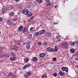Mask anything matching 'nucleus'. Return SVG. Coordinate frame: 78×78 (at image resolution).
Here are the masks:
<instances>
[{
    "instance_id": "obj_10",
    "label": "nucleus",
    "mask_w": 78,
    "mask_h": 78,
    "mask_svg": "<svg viewBox=\"0 0 78 78\" xmlns=\"http://www.w3.org/2000/svg\"><path fill=\"white\" fill-rule=\"evenodd\" d=\"M46 3L47 6H51L50 2V1L49 0H46Z\"/></svg>"
},
{
    "instance_id": "obj_15",
    "label": "nucleus",
    "mask_w": 78,
    "mask_h": 78,
    "mask_svg": "<svg viewBox=\"0 0 78 78\" xmlns=\"http://www.w3.org/2000/svg\"><path fill=\"white\" fill-rule=\"evenodd\" d=\"M46 36H48V37H51V33L50 32L48 31L46 32Z\"/></svg>"
},
{
    "instance_id": "obj_5",
    "label": "nucleus",
    "mask_w": 78,
    "mask_h": 78,
    "mask_svg": "<svg viewBox=\"0 0 78 78\" xmlns=\"http://www.w3.org/2000/svg\"><path fill=\"white\" fill-rule=\"evenodd\" d=\"M62 46L65 48H67L69 45L66 42L65 43H63L62 44Z\"/></svg>"
},
{
    "instance_id": "obj_27",
    "label": "nucleus",
    "mask_w": 78,
    "mask_h": 78,
    "mask_svg": "<svg viewBox=\"0 0 78 78\" xmlns=\"http://www.w3.org/2000/svg\"><path fill=\"white\" fill-rule=\"evenodd\" d=\"M37 2L38 3L41 4V3H42L43 2V1L42 0H38Z\"/></svg>"
},
{
    "instance_id": "obj_43",
    "label": "nucleus",
    "mask_w": 78,
    "mask_h": 78,
    "mask_svg": "<svg viewBox=\"0 0 78 78\" xmlns=\"http://www.w3.org/2000/svg\"><path fill=\"white\" fill-rule=\"evenodd\" d=\"M38 45H42V43H38Z\"/></svg>"
},
{
    "instance_id": "obj_30",
    "label": "nucleus",
    "mask_w": 78,
    "mask_h": 78,
    "mask_svg": "<svg viewBox=\"0 0 78 78\" xmlns=\"http://www.w3.org/2000/svg\"><path fill=\"white\" fill-rule=\"evenodd\" d=\"M9 8L10 9H14V6L12 5H10L9 6Z\"/></svg>"
},
{
    "instance_id": "obj_42",
    "label": "nucleus",
    "mask_w": 78,
    "mask_h": 78,
    "mask_svg": "<svg viewBox=\"0 0 78 78\" xmlns=\"http://www.w3.org/2000/svg\"><path fill=\"white\" fill-rule=\"evenodd\" d=\"M34 18V16H33L31 17L30 19H31V20H33V19Z\"/></svg>"
},
{
    "instance_id": "obj_35",
    "label": "nucleus",
    "mask_w": 78,
    "mask_h": 78,
    "mask_svg": "<svg viewBox=\"0 0 78 78\" xmlns=\"http://www.w3.org/2000/svg\"><path fill=\"white\" fill-rule=\"evenodd\" d=\"M27 67H27V65H26L23 67V69H27Z\"/></svg>"
},
{
    "instance_id": "obj_38",
    "label": "nucleus",
    "mask_w": 78,
    "mask_h": 78,
    "mask_svg": "<svg viewBox=\"0 0 78 78\" xmlns=\"http://www.w3.org/2000/svg\"><path fill=\"white\" fill-rule=\"evenodd\" d=\"M52 60L54 61H56V58H54L52 59Z\"/></svg>"
},
{
    "instance_id": "obj_54",
    "label": "nucleus",
    "mask_w": 78,
    "mask_h": 78,
    "mask_svg": "<svg viewBox=\"0 0 78 78\" xmlns=\"http://www.w3.org/2000/svg\"><path fill=\"white\" fill-rule=\"evenodd\" d=\"M1 33V32L0 31V34Z\"/></svg>"
},
{
    "instance_id": "obj_2",
    "label": "nucleus",
    "mask_w": 78,
    "mask_h": 78,
    "mask_svg": "<svg viewBox=\"0 0 78 78\" xmlns=\"http://www.w3.org/2000/svg\"><path fill=\"white\" fill-rule=\"evenodd\" d=\"M29 11H28L27 10L24 9L22 11V13L23 14H25V15H27V16H29V15L28 14V13Z\"/></svg>"
},
{
    "instance_id": "obj_52",
    "label": "nucleus",
    "mask_w": 78,
    "mask_h": 78,
    "mask_svg": "<svg viewBox=\"0 0 78 78\" xmlns=\"http://www.w3.org/2000/svg\"><path fill=\"white\" fill-rule=\"evenodd\" d=\"M1 76V73H0V76Z\"/></svg>"
},
{
    "instance_id": "obj_53",
    "label": "nucleus",
    "mask_w": 78,
    "mask_h": 78,
    "mask_svg": "<svg viewBox=\"0 0 78 78\" xmlns=\"http://www.w3.org/2000/svg\"><path fill=\"white\" fill-rule=\"evenodd\" d=\"M78 42H76V44H78Z\"/></svg>"
},
{
    "instance_id": "obj_22",
    "label": "nucleus",
    "mask_w": 78,
    "mask_h": 78,
    "mask_svg": "<svg viewBox=\"0 0 78 78\" xmlns=\"http://www.w3.org/2000/svg\"><path fill=\"white\" fill-rule=\"evenodd\" d=\"M19 47L17 46H15L13 47L14 49V50H18V49H19Z\"/></svg>"
},
{
    "instance_id": "obj_39",
    "label": "nucleus",
    "mask_w": 78,
    "mask_h": 78,
    "mask_svg": "<svg viewBox=\"0 0 78 78\" xmlns=\"http://www.w3.org/2000/svg\"><path fill=\"white\" fill-rule=\"evenodd\" d=\"M3 21V18L2 17H0V22H2Z\"/></svg>"
},
{
    "instance_id": "obj_6",
    "label": "nucleus",
    "mask_w": 78,
    "mask_h": 78,
    "mask_svg": "<svg viewBox=\"0 0 78 78\" xmlns=\"http://www.w3.org/2000/svg\"><path fill=\"white\" fill-rule=\"evenodd\" d=\"M47 50L49 52H52L53 51V48L49 47L47 48Z\"/></svg>"
},
{
    "instance_id": "obj_41",
    "label": "nucleus",
    "mask_w": 78,
    "mask_h": 78,
    "mask_svg": "<svg viewBox=\"0 0 78 78\" xmlns=\"http://www.w3.org/2000/svg\"><path fill=\"white\" fill-rule=\"evenodd\" d=\"M34 27H32L30 29V30L31 31L33 30Z\"/></svg>"
},
{
    "instance_id": "obj_19",
    "label": "nucleus",
    "mask_w": 78,
    "mask_h": 78,
    "mask_svg": "<svg viewBox=\"0 0 78 78\" xmlns=\"http://www.w3.org/2000/svg\"><path fill=\"white\" fill-rule=\"evenodd\" d=\"M23 29V26H20V27H18V29L20 31L21 30H22Z\"/></svg>"
},
{
    "instance_id": "obj_28",
    "label": "nucleus",
    "mask_w": 78,
    "mask_h": 78,
    "mask_svg": "<svg viewBox=\"0 0 78 78\" xmlns=\"http://www.w3.org/2000/svg\"><path fill=\"white\" fill-rule=\"evenodd\" d=\"M8 76L10 77L13 76V73H10L8 74Z\"/></svg>"
},
{
    "instance_id": "obj_46",
    "label": "nucleus",
    "mask_w": 78,
    "mask_h": 78,
    "mask_svg": "<svg viewBox=\"0 0 78 78\" xmlns=\"http://www.w3.org/2000/svg\"><path fill=\"white\" fill-rule=\"evenodd\" d=\"M58 7V5H56L55 6V8H57Z\"/></svg>"
},
{
    "instance_id": "obj_29",
    "label": "nucleus",
    "mask_w": 78,
    "mask_h": 78,
    "mask_svg": "<svg viewBox=\"0 0 78 78\" xmlns=\"http://www.w3.org/2000/svg\"><path fill=\"white\" fill-rule=\"evenodd\" d=\"M26 47L27 49H29V48H30V44H26Z\"/></svg>"
},
{
    "instance_id": "obj_7",
    "label": "nucleus",
    "mask_w": 78,
    "mask_h": 78,
    "mask_svg": "<svg viewBox=\"0 0 78 78\" xmlns=\"http://www.w3.org/2000/svg\"><path fill=\"white\" fill-rule=\"evenodd\" d=\"M38 60V59H37V58L36 57H35L34 58H33L31 59V61L33 62H37Z\"/></svg>"
},
{
    "instance_id": "obj_9",
    "label": "nucleus",
    "mask_w": 78,
    "mask_h": 78,
    "mask_svg": "<svg viewBox=\"0 0 78 78\" xmlns=\"http://www.w3.org/2000/svg\"><path fill=\"white\" fill-rule=\"evenodd\" d=\"M2 11L3 12H6L7 11V9L6 7L5 6H2Z\"/></svg>"
},
{
    "instance_id": "obj_13",
    "label": "nucleus",
    "mask_w": 78,
    "mask_h": 78,
    "mask_svg": "<svg viewBox=\"0 0 78 78\" xmlns=\"http://www.w3.org/2000/svg\"><path fill=\"white\" fill-rule=\"evenodd\" d=\"M69 51L71 53L73 54V53L75 52V50L73 48H71L69 50Z\"/></svg>"
},
{
    "instance_id": "obj_45",
    "label": "nucleus",
    "mask_w": 78,
    "mask_h": 78,
    "mask_svg": "<svg viewBox=\"0 0 78 78\" xmlns=\"http://www.w3.org/2000/svg\"><path fill=\"white\" fill-rule=\"evenodd\" d=\"M16 2H19V1H20V0H15Z\"/></svg>"
},
{
    "instance_id": "obj_34",
    "label": "nucleus",
    "mask_w": 78,
    "mask_h": 78,
    "mask_svg": "<svg viewBox=\"0 0 78 78\" xmlns=\"http://www.w3.org/2000/svg\"><path fill=\"white\" fill-rule=\"evenodd\" d=\"M53 76L56 77V76H57V73H53Z\"/></svg>"
},
{
    "instance_id": "obj_44",
    "label": "nucleus",
    "mask_w": 78,
    "mask_h": 78,
    "mask_svg": "<svg viewBox=\"0 0 78 78\" xmlns=\"http://www.w3.org/2000/svg\"><path fill=\"white\" fill-rule=\"evenodd\" d=\"M28 59H27L26 60V62H28Z\"/></svg>"
},
{
    "instance_id": "obj_31",
    "label": "nucleus",
    "mask_w": 78,
    "mask_h": 78,
    "mask_svg": "<svg viewBox=\"0 0 78 78\" xmlns=\"http://www.w3.org/2000/svg\"><path fill=\"white\" fill-rule=\"evenodd\" d=\"M28 14L29 15V16H27V17H30V16H32V14L31 13V12H30L29 11L28 13Z\"/></svg>"
},
{
    "instance_id": "obj_25",
    "label": "nucleus",
    "mask_w": 78,
    "mask_h": 78,
    "mask_svg": "<svg viewBox=\"0 0 78 78\" xmlns=\"http://www.w3.org/2000/svg\"><path fill=\"white\" fill-rule=\"evenodd\" d=\"M42 78H47V76L45 74H43L41 76Z\"/></svg>"
},
{
    "instance_id": "obj_50",
    "label": "nucleus",
    "mask_w": 78,
    "mask_h": 78,
    "mask_svg": "<svg viewBox=\"0 0 78 78\" xmlns=\"http://www.w3.org/2000/svg\"><path fill=\"white\" fill-rule=\"evenodd\" d=\"M76 68H77V69H78V65L76 66Z\"/></svg>"
},
{
    "instance_id": "obj_18",
    "label": "nucleus",
    "mask_w": 78,
    "mask_h": 78,
    "mask_svg": "<svg viewBox=\"0 0 78 78\" xmlns=\"http://www.w3.org/2000/svg\"><path fill=\"white\" fill-rule=\"evenodd\" d=\"M42 44L43 47H46V46H47V43L46 41H44L43 43Z\"/></svg>"
},
{
    "instance_id": "obj_24",
    "label": "nucleus",
    "mask_w": 78,
    "mask_h": 78,
    "mask_svg": "<svg viewBox=\"0 0 78 78\" xmlns=\"http://www.w3.org/2000/svg\"><path fill=\"white\" fill-rule=\"evenodd\" d=\"M9 16L10 17H12V16H14V12H11L9 13Z\"/></svg>"
},
{
    "instance_id": "obj_11",
    "label": "nucleus",
    "mask_w": 78,
    "mask_h": 78,
    "mask_svg": "<svg viewBox=\"0 0 78 78\" xmlns=\"http://www.w3.org/2000/svg\"><path fill=\"white\" fill-rule=\"evenodd\" d=\"M46 55V54L45 53H41L39 55V56L40 58H43L45 55Z\"/></svg>"
},
{
    "instance_id": "obj_23",
    "label": "nucleus",
    "mask_w": 78,
    "mask_h": 78,
    "mask_svg": "<svg viewBox=\"0 0 78 78\" xmlns=\"http://www.w3.org/2000/svg\"><path fill=\"white\" fill-rule=\"evenodd\" d=\"M75 43L73 42H69V44L70 45H71V46H73V45H75Z\"/></svg>"
},
{
    "instance_id": "obj_49",
    "label": "nucleus",
    "mask_w": 78,
    "mask_h": 78,
    "mask_svg": "<svg viewBox=\"0 0 78 78\" xmlns=\"http://www.w3.org/2000/svg\"><path fill=\"white\" fill-rule=\"evenodd\" d=\"M31 19H29V20H28V21L30 22V21H31Z\"/></svg>"
},
{
    "instance_id": "obj_47",
    "label": "nucleus",
    "mask_w": 78,
    "mask_h": 78,
    "mask_svg": "<svg viewBox=\"0 0 78 78\" xmlns=\"http://www.w3.org/2000/svg\"><path fill=\"white\" fill-rule=\"evenodd\" d=\"M58 42H61V39L59 40Z\"/></svg>"
},
{
    "instance_id": "obj_14",
    "label": "nucleus",
    "mask_w": 78,
    "mask_h": 78,
    "mask_svg": "<svg viewBox=\"0 0 78 78\" xmlns=\"http://www.w3.org/2000/svg\"><path fill=\"white\" fill-rule=\"evenodd\" d=\"M16 59V57L15 56L12 57L10 58V61H15Z\"/></svg>"
},
{
    "instance_id": "obj_4",
    "label": "nucleus",
    "mask_w": 78,
    "mask_h": 78,
    "mask_svg": "<svg viewBox=\"0 0 78 78\" xmlns=\"http://www.w3.org/2000/svg\"><path fill=\"white\" fill-rule=\"evenodd\" d=\"M7 23L8 25H9V26H10V25H14V23H13L12 21L9 20H7Z\"/></svg>"
},
{
    "instance_id": "obj_40",
    "label": "nucleus",
    "mask_w": 78,
    "mask_h": 78,
    "mask_svg": "<svg viewBox=\"0 0 78 78\" xmlns=\"http://www.w3.org/2000/svg\"><path fill=\"white\" fill-rule=\"evenodd\" d=\"M75 59L76 61H78V56L75 58Z\"/></svg>"
},
{
    "instance_id": "obj_26",
    "label": "nucleus",
    "mask_w": 78,
    "mask_h": 78,
    "mask_svg": "<svg viewBox=\"0 0 78 78\" xmlns=\"http://www.w3.org/2000/svg\"><path fill=\"white\" fill-rule=\"evenodd\" d=\"M15 55H16V53H15V52H12L10 54L11 56H15Z\"/></svg>"
},
{
    "instance_id": "obj_3",
    "label": "nucleus",
    "mask_w": 78,
    "mask_h": 78,
    "mask_svg": "<svg viewBox=\"0 0 78 78\" xmlns=\"http://www.w3.org/2000/svg\"><path fill=\"white\" fill-rule=\"evenodd\" d=\"M61 69L62 71H65L66 72H68V71H69L68 68L66 67H62L61 68Z\"/></svg>"
},
{
    "instance_id": "obj_36",
    "label": "nucleus",
    "mask_w": 78,
    "mask_h": 78,
    "mask_svg": "<svg viewBox=\"0 0 78 78\" xmlns=\"http://www.w3.org/2000/svg\"><path fill=\"white\" fill-rule=\"evenodd\" d=\"M16 44L17 45H20V43L19 42H16Z\"/></svg>"
},
{
    "instance_id": "obj_33",
    "label": "nucleus",
    "mask_w": 78,
    "mask_h": 78,
    "mask_svg": "<svg viewBox=\"0 0 78 78\" xmlns=\"http://www.w3.org/2000/svg\"><path fill=\"white\" fill-rule=\"evenodd\" d=\"M18 18L17 17H15V18H14L13 19V21H16L17 20V19Z\"/></svg>"
},
{
    "instance_id": "obj_1",
    "label": "nucleus",
    "mask_w": 78,
    "mask_h": 78,
    "mask_svg": "<svg viewBox=\"0 0 78 78\" xmlns=\"http://www.w3.org/2000/svg\"><path fill=\"white\" fill-rule=\"evenodd\" d=\"M45 33V30L44 29H42L41 30L37 32L36 33V34L37 36H41V35L44 34Z\"/></svg>"
},
{
    "instance_id": "obj_20",
    "label": "nucleus",
    "mask_w": 78,
    "mask_h": 78,
    "mask_svg": "<svg viewBox=\"0 0 78 78\" xmlns=\"http://www.w3.org/2000/svg\"><path fill=\"white\" fill-rule=\"evenodd\" d=\"M8 57H9V55L8 54H5L3 55V58H4V59H5V58Z\"/></svg>"
},
{
    "instance_id": "obj_37",
    "label": "nucleus",
    "mask_w": 78,
    "mask_h": 78,
    "mask_svg": "<svg viewBox=\"0 0 78 78\" xmlns=\"http://www.w3.org/2000/svg\"><path fill=\"white\" fill-rule=\"evenodd\" d=\"M31 66V64L30 63H28L26 65V66H27V67H30Z\"/></svg>"
},
{
    "instance_id": "obj_48",
    "label": "nucleus",
    "mask_w": 78,
    "mask_h": 78,
    "mask_svg": "<svg viewBox=\"0 0 78 78\" xmlns=\"http://www.w3.org/2000/svg\"><path fill=\"white\" fill-rule=\"evenodd\" d=\"M57 23H54V25H55L56 24H57Z\"/></svg>"
},
{
    "instance_id": "obj_12",
    "label": "nucleus",
    "mask_w": 78,
    "mask_h": 78,
    "mask_svg": "<svg viewBox=\"0 0 78 78\" xmlns=\"http://www.w3.org/2000/svg\"><path fill=\"white\" fill-rule=\"evenodd\" d=\"M59 74L60 76H64V72L62 71H59Z\"/></svg>"
},
{
    "instance_id": "obj_8",
    "label": "nucleus",
    "mask_w": 78,
    "mask_h": 78,
    "mask_svg": "<svg viewBox=\"0 0 78 78\" xmlns=\"http://www.w3.org/2000/svg\"><path fill=\"white\" fill-rule=\"evenodd\" d=\"M31 72H28L26 73H25L24 75V76L25 77H27L30 76V75H31Z\"/></svg>"
},
{
    "instance_id": "obj_21",
    "label": "nucleus",
    "mask_w": 78,
    "mask_h": 78,
    "mask_svg": "<svg viewBox=\"0 0 78 78\" xmlns=\"http://www.w3.org/2000/svg\"><path fill=\"white\" fill-rule=\"evenodd\" d=\"M62 37L61 35H57L56 36V38L57 39H61Z\"/></svg>"
},
{
    "instance_id": "obj_51",
    "label": "nucleus",
    "mask_w": 78,
    "mask_h": 78,
    "mask_svg": "<svg viewBox=\"0 0 78 78\" xmlns=\"http://www.w3.org/2000/svg\"><path fill=\"white\" fill-rule=\"evenodd\" d=\"M48 20H50V19H48Z\"/></svg>"
},
{
    "instance_id": "obj_17",
    "label": "nucleus",
    "mask_w": 78,
    "mask_h": 78,
    "mask_svg": "<svg viewBox=\"0 0 78 78\" xmlns=\"http://www.w3.org/2000/svg\"><path fill=\"white\" fill-rule=\"evenodd\" d=\"M53 51H55V52H56V51H58V47L56 46H55L54 49L53 48Z\"/></svg>"
},
{
    "instance_id": "obj_16",
    "label": "nucleus",
    "mask_w": 78,
    "mask_h": 78,
    "mask_svg": "<svg viewBox=\"0 0 78 78\" xmlns=\"http://www.w3.org/2000/svg\"><path fill=\"white\" fill-rule=\"evenodd\" d=\"M28 30V28H27V27H26L23 30L22 32L23 33H26V32H27V31Z\"/></svg>"
},
{
    "instance_id": "obj_32",
    "label": "nucleus",
    "mask_w": 78,
    "mask_h": 78,
    "mask_svg": "<svg viewBox=\"0 0 78 78\" xmlns=\"http://www.w3.org/2000/svg\"><path fill=\"white\" fill-rule=\"evenodd\" d=\"M28 37L30 39H32V34H30Z\"/></svg>"
}]
</instances>
